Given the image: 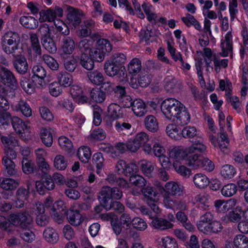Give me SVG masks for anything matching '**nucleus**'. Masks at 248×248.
I'll return each instance as SVG.
<instances>
[{
	"label": "nucleus",
	"mask_w": 248,
	"mask_h": 248,
	"mask_svg": "<svg viewBox=\"0 0 248 248\" xmlns=\"http://www.w3.org/2000/svg\"><path fill=\"white\" fill-rule=\"evenodd\" d=\"M204 227L201 232L207 235L217 233L220 232L223 228L220 222L217 220H212Z\"/></svg>",
	"instance_id": "nucleus-13"
},
{
	"label": "nucleus",
	"mask_w": 248,
	"mask_h": 248,
	"mask_svg": "<svg viewBox=\"0 0 248 248\" xmlns=\"http://www.w3.org/2000/svg\"><path fill=\"white\" fill-rule=\"evenodd\" d=\"M174 42L173 40L167 41V48L169 51L170 56L174 61H180L182 63H184L182 59V54L180 52H176V49L174 47Z\"/></svg>",
	"instance_id": "nucleus-39"
},
{
	"label": "nucleus",
	"mask_w": 248,
	"mask_h": 248,
	"mask_svg": "<svg viewBox=\"0 0 248 248\" xmlns=\"http://www.w3.org/2000/svg\"><path fill=\"white\" fill-rule=\"evenodd\" d=\"M235 248H248V237L243 234L236 235L233 240Z\"/></svg>",
	"instance_id": "nucleus-34"
},
{
	"label": "nucleus",
	"mask_w": 248,
	"mask_h": 248,
	"mask_svg": "<svg viewBox=\"0 0 248 248\" xmlns=\"http://www.w3.org/2000/svg\"><path fill=\"white\" fill-rule=\"evenodd\" d=\"M93 122L95 125H98L102 122L101 114L102 112V110L97 105L93 106Z\"/></svg>",
	"instance_id": "nucleus-64"
},
{
	"label": "nucleus",
	"mask_w": 248,
	"mask_h": 248,
	"mask_svg": "<svg viewBox=\"0 0 248 248\" xmlns=\"http://www.w3.org/2000/svg\"><path fill=\"white\" fill-rule=\"evenodd\" d=\"M190 115L185 106L184 109H182L178 113V115L173 118V121H175L177 125L181 126L187 124L190 122Z\"/></svg>",
	"instance_id": "nucleus-12"
},
{
	"label": "nucleus",
	"mask_w": 248,
	"mask_h": 248,
	"mask_svg": "<svg viewBox=\"0 0 248 248\" xmlns=\"http://www.w3.org/2000/svg\"><path fill=\"white\" fill-rule=\"evenodd\" d=\"M206 146L203 143L202 140H195L190 146L187 147V152L189 154H194L196 150L200 153H204L206 151Z\"/></svg>",
	"instance_id": "nucleus-33"
},
{
	"label": "nucleus",
	"mask_w": 248,
	"mask_h": 248,
	"mask_svg": "<svg viewBox=\"0 0 248 248\" xmlns=\"http://www.w3.org/2000/svg\"><path fill=\"white\" fill-rule=\"evenodd\" d=\"M183 22L188 27L193 26L198 31L202 30V26L200 22L189 14H186L185 16L181 17Z\"/></svg>",
	"instance_id": "nucleus-20"
},
{
	"label": "nucleus",
	"mask_w": 248,
	"mask_h": 248,
	"mask_svg": "<svg viewBox=\"0 0 248 248\" xmlns=\"http://www.w3.org/2000/svg\"><path fill=\"white\" fill-rule=\"evenodd\" d=\"M193 181L196 186L202 188L207 186L209 184L208 178L202 173L196 174L193 178Z\"/></svg>",
	"instance_id": "nucleus-26"
},
{
	"label": "nucleus",
	"mask_w": 248,
	"mask_h": 248,
	"mask_svg": "<svg viewBox=\"0 0 248 248\" xmlns=\"http://www.w3.org/2000/svg\"><path fill=\"white\" fill-rule=\"evenodd\" d=\"M114 124L117 132L121 134H126L129 133L132 127L130 123L123 121H116L114 122Z\"/></svg>",
	"instance_id": "nucleus-30"
},
{
	"label": "nucleus",
	"mask_w": 248,
	"mask_h": 248,
	"mask_svg": "<svg viewBox=\"0 0 248 248\" xmlns=\"http://www.w3.org/2000/svg\"><path fill=\"white\" fill-rule=\"evenodd\" d=\"M42 44L45 49L49 53H55L57 46L54 40L50 37L42 38Z\"/></svg>",
	"instance_id": "nucleus-41"
},
{
	"label": "nucleus",
	"mask_w": 248,
	"mask_h": 248,
	"mask_svg": "<svg viewBox=\"0 0 248 248\" xmlns=\"http://www.w3.org/2000/svg\"><path fill=\"white\" fill-rule=\"evenodd\" d=\"M186 157L187 164L192 168L197 169L199 168L201 165V161L202 156H199L198 154H188Z\"/></svg>",
	"instance_id": "nucleus-35"
},
{
	"label": "nucleus",
	"mask_w": 248,
	"mask_h": 248,
	"mask_svg": "<svg viewBox=\"0 0 248 248\" xmlns=\"http://www.w3.org/2000/svg\"><path fill=\"white\" fill-rule=\"evenodd\" d=\"M173 166L176 171L184 178H189L191 174V170L184 165H178L177 163L174 162Z\"/></svg>",
	"instance_id": "nucleus-51"
},
{
	"label": "nucleus",
	"mask_w": 248,
	"mask_h": 248,
	"mask_svg": "<svg viewBox=\"0 0 248 248\" xmlns=\"http://www.w3.org/2000/svg\"><path fill=\"white\" fill-rule=\"evenodd\" d=\"M166 131L168 135L171 139L177 140L180 137L179 134L181 131L177 128V125L175 124H169L166 127Z\"/></svg>",
	"instance_id": "nucleus-46"
},
{
	"label": "nucleus",
	"mask_w": 248,
	"mask_h": 248,
	"mask_svg": "<svg viewBox=\"0 0 248 248\" xmlns=\"http://www.w3.org/2000/svg\"><path fill=\"white\" fill-rule=\"evenodd\" d=\"M88 54H81L80 62L84 68L87 70H91L94 66V61Z\"/></svg>",
	"instance_id": "nucleus-45"
},
{
	"label": "nucleus",
	"mask_w": 248,
	"mask_h": 248,
	"mask_svg": "<svg viewBox=\"0 0 248 248\" xmlns=\"http://www.w3.org/2000/svg\"><path fill=\"white\" fill-rule=\"evenodd\" d=\"M226 100L230 102L233 108L238 111H239L240 102L239 101L238 97L236 96H232L231 92H227V93H226Z\"/></svg>",
	"instance_id": "nucleus-63"
},
{
	"label": "nucleus",
	"mask_w": 248,
	"mask_h": 248,
	"mask_svg": "<svg viewBox=\"0 0 248 248\" xmlns=\"http://www.w3.org/2000/svg\"><path fill=\"white\" fill-rule=\"evenodd\" d=\"M67 219L72 225L78 226L82 222V216L77 209H70L67 212Z\"/></svg>",
	"instance_id": "nucleus-11"
},
{
	"label": "nucleus",
	"mask_w": 248,
	"mask_h": 248,
	"mask_svg": "<svg viewBox=\"0 0 248 248\" xmlns=\"http://www.w3.org/2000/svg\"><path fill=\"white\" fill-rule=\"evenodd\" d=\"M107 210L112 209L118 213H122L124 210V206L119 202L111 201L110 203H102Z\"/></svg>",
	"instance_id": "nucleus-42"
},
{
	"label": "nucleus",
	"mask_w": 248,
	"mask_h": 248,
	"mask_svg": "<svg viewBox=\"0 0 248 248\" xmlns=\"http://www.w3.org/2000/svg\"><path fill=\"white\" fill-rule=\"evenodd\" d=\"M98 200L102 203L106 204L110 199L120 200L123 196V192L117 187H111L104 186L99 193Z\"/></svg>",
	"instance_id": "nucleus-6"
},
{
	"label": "nucleus",
	"mask_w": 248,
	"mask_h": 248,
	"mask_svg": "<svg viewBox=\"0 0 248 248\" xmlns=\"http://www.w3.org/2000/svg\"><path fill=\"white\" fill-rule=\"evenodd\" d=\"M89 54L93 61L102 62L104 59L105 54L101 50L98 49L96 46L95 48H92Z\"/></svg>",
	"instance_id": "nucleus-57"
},
{
	"label": "nucleus",
	"mask_w": 248,
	"mask_h": 248,
	"mask_svg": "<svg viewBox=\"0 0 248 248\" xmlns=\"http://www.w3.org/2000/svg\"><path fill=\"white\" fill-rule=\"evenodd\" d=\"M17 110H20L22 114L26 117H29L32 115V110L26 102L21 100L16 105Z\"/></svg>",
	"instance_id": "nucleus-37"
},
{
	"label": "nucleus",
	"mask_w": 248,
	"mask_h": 248,
	"mask_svg": "<svg viewBox=\"0 0 248 248\" xmlns=\"http://www.w3.org/2000/svg\"><path fill=\"white\" fill-rule=\"evenodd\" d=\"M91 151L88 146L80 147L78 150L77 156L80 161L87 163L91 157Z\"/></svg>",
	"instance_id": "nucleus-27"
},
{
	"label": "nucleus",
	"mask_w": 248,
	"mask_h": 248,
	"mask_svg": "<svg viewBox=\"0 0 248 248\" xmlns=\"http://www.w3.org/2000/svg\"><path fill=\"white\" fill-rule=\"evenodd\" d=\"M132 225L133 227L138 230L143 231L147 228V224L142 218L135 217L132 219Z\"/></svg>",
	"instance_id": "nucleus-59"
},
{
	"label": "nucleus",
	"mask_w": 248,
	"mask_h": 248,
	"mask_svg": "<svg viewBox=\"0 0 248 248\" xmlns=\"http://www.w3.org/2000/svg\"><path fill=\"white\" fill-rule=\"evenodd\" d=\"M40 22L48 21L49 22H54V24L58 30L65 34L69 33V31H62V27L61 25H63L62 21L60 19H56V17H62L63 16V10L59 6H56L54 10L48 9L45 11H42L39 12Z\"/></svg>",
	"instance_id": "nucleus-1"
},
{
	"label": "nucleus",
	"mask_w": 248,
	"mask_h": 248,
	"mask_svg": "<svg viewBox=\"0 0 248 248\" xmlns=\"http://www.w3.org/2000/svg\"><path fill=\"white\" fill-rule=\"evenodd\" d=\"M220 173L224 178L230 179L233 177L235 170L233 166L225 165L222 167Z\"/></svg>",
	"instance_id": "nucleus-52"
},
{
	"label": "nucleus",
	"mask_w": 248,
	"mask_h": 248,
	"mask_svg": "<svg viewBox=\"0 0 248 248\" xmlns=\"http://www.w3.org/2000/svg\"><path fill=\"white\" fill-rule=\"evenodd\" d=\"M16 158V153L15 150H7L3 157L2 163L4 166V173L7 176H16L18 172L15 163L13 160Z\"/></svg>",
	"instance_id": "nucleus-5"
},
{
	"label": "nucleus",
	"mask_w": 248,
	"mask_h": 248,
	"mask_svg": "<svg viewBox=\"0 0 248 248\" xmlns=\"http://www.w3.org/2000/svg\"><path fill=\"white\" fill-rule=\"evenodd\" d=\"M141 68V63L140 61L137 58L133 59L129 63L127 67L128 73L135 76L140 71Z\"/></svg>",
	"instance_id": "nucleus-32"
},
{
	"label": "nucleus",
	"mask_w": 248,
	"mask_h": 248,
	"mask_svg": "<svg viewBox=\"0 0 248 248\" xmlns=\"http://www.w3.org/2000/svg\"><path fill=\"white\" fill-rule=\"evenodd\" d=\"M14 66L19 73L23 74L26 73L28 64L25 57L22 55L17 56L14 61Z\"/></svg>",
	"instance_id": "nucleus-16"
},
{
	"label": "nucleus",
	"mask_w": 248,
	"mask_h": 248,
	"mask_svg": "<svg viewBox=\"0 0 248 248\" xmlns=\"http://www.w3.org/2000/svg\"><path fill=\"white\" fill-rule=\"evenodd\" d=\"M231 19L233 20L238 13L237 0H228Z\"/></svg>",
	"instance_id": "nucleus-58"
},
{
	"label": "nucleus",
	"mask_w": 248,
	"mask_h": 248,
	"mask_svg": "<svg viewBox=\"0 0 248 248\" xmlns=\"http://www.w3.org/2000/svg\"><path fill=\"white\" fill-rule=\"evenodd\" d=\"M67 166V162L63 156L57 155L54 160V166L59 170H65Z\"/></svg>",
	"instance_id": "nucleus-54"
},
{
	"label": "nucleus",
	"mask_w": 248,
	"mask_h": 248,
	"mask_svg": "<svg viewBox=\"0 0 248 248\" xmlns=\"http://www.w3.org/2000/svg\"><path fill=\"white\" fill-rule=\"evenodd\" d=\"M43 60L45 63L52 70H57L59 64L57 61L50 56L45 54L43 56Z\"/></svg>",
	"instance_id": "nucleus-60"
},
{
	"label": "nucleus",
	"mask_w": 248,
	"mask_h": 248,
	"mask_svg": "<svg viewBox=\"0 0 248 248\" xmlns=\"http://www.w3.org/2000/svg\"><path fill=\"white\" fill-rule=\"evenodd\" d=\"M93 163L97 169L96 172L99 173L104 165V158L100 152L95 153L92 158Z\"/></svg>",
	"instance_id": "nucleus-48"
},
{
	"label": "nucleus",
	"mask_w": 248,
	"mask_h": 248,
	"mask_svg": "<svg viewBox=\"0 0 248 248\" xmlns=\"http://www.w3.org/2000/svg\"><path fill=\"white\" fill-rule=\"evenodd\" d=\"M9 220L11 224L18 227V230L28 229L33 222L32 217L26 211L11 214Z\"/></svg>",
	"instance_id": "nucleus-4"
},
{
	"label": "nucleus",
	"mask_w": 248,
	"mask_h": 248,
	"mask_svg": "<svg viewBox=\"0 0 248 248\" xmlns=\"http://www.w3.org/2000/svg\"><path fill=\"white\" fill-rule=\"evenodd\" d=\"M19 185L17 180L11 178H4L0 182V187L6 190H11L15 189Z\"/></svg>",
	"instance_id": "nucleus-38"
},
{
	"label": "nucleus",
	"mask_w": 248,
	"mask_h": 248,
	"mask_svg": "<svg viewBox=\"0 0 248 248\" xmlns=\"http://www.w3.org/2000/svg\"><path fill=\"white\" fill-rule=\"evenodd\" d=\"M11 123L14 130L19 134H22L27 128L25 123L18 117H12Z\"/></svg>",
	"instance_id": "nucleus-31"
},
{
	"label": "nucleus",
	"mask_w": 248,
	"mask_h": 248,
	"mask_svg": "<svg viewBox=\"0 0 248 248\" xmlns=\"http://www.w3.org/2000/svg\"><path fill=\"white\" fill-rule=\"evenodd\" d=\"M132 110L134 114L138 117L144 116L147 112L145 103L140 99H136L134 101Z\"/></svg>",
	"instance_id": "nucleus-19"
},
{
	"label": "nucleus",
	"mask_w": 248,
	"mask_h": 248,
	"mask_svg": "<svg viewBox=\"0 0 248 248\" xmlns=\"http://www.w3.org/2000/svg\"><path fill=\"white\" fill-rule=\"evenodd\" d=\"M144 124L146 128L151 132H156L158 129L156 119L153 115H148L145 118Z\"/></svg>",
	"instance_id": "nucleus-29"
},
{
	"label": "nucleus",
	"mask_w": 248,
	"mask_h": 248,
	"mask_svg": "<svg viewBox=\"0 0 248 248\" xmlns=\"http://www.w3.org/2000/svg\"><path fill=\"white\" fill-rule=\"evenodd\" d=\"M1 140L4 146V154L8 150H14L13 148L18 145V140L12 136H2Z\"/></svg>",
	"instance_id": "nucleus-24"
},
{
	"label": "nucleus",
	"mask_w": 248,
	"mask_h": 248,
	"mask_svg": "<svg viewBox=\"0 0 248 248\" xmlns=\"http://www.w3.org/2000/svg\"><path fill=\"white\" fill-rule=\"evenodd\" d=\"M94 42L92 39L81 40L78 45V47L81 54H89L93 48Z\"/></svg>",
	"instance_id": "nucleus-21"
},
{
	"label": "nucleus",
	"mask_w": 248,
	"mask_h": 248,
	"mask_svg": "<svg viewBox=\"0 0 248 248\" xmlns=\"http://www.w3.org/2000/svg\"><path fill=\"white\" fill-rule=\"evenodd\" d=\"M126 57L125 55L122 53H117L114 54L110 58V62L111 64L117 66H121L125 63Z\"/></svg>",
	"instance_id": "nucleus-55"
},
{
	"label": "nucleus",
	"mask_w": 248,
	"mask_h": 248,
	"mask_svg": "<svg viewBox=\"0 0 248 248\" xmlns=\"http://www.w3.org/2000/svg\"><path fill=\"white\" fill-rule=\"evenodd\" d=\"M58 143L61 147L67 152L70 151L73 147L72 142L66 137H60L58 139Z\"/></svg>",
	"instance_id": "nucleus-61"
},
{
	"label": "nucleus",
	"mask_w": 248,
	"mask_h": 248,
	"mask_svg": "<svg viewBox=\"0 0 248 248\" xmlns=\"http://www.w3.org/2000/svg\"><path fill=\"white\" fill-rule=\"evenodd\" d=\"M20 37L16 32L8 31L4 33L1 38V47L7 54L14 53L18 49Z\"/></svg>",
	"instance_id": "nucleus-2"
},
{
	"label": "nucleus",
	"mask_w": 248,
	"mask_h": 248,
	"mask_svg": "<svg viewBox=\"0 0 248 248\" xmlns=\"http://www.w3.org/2000/svg\"><path fill=\"white\" fill-rule=\"evenodd\" d=\"M140 169L144 174L149 176L153 171L154 168L151 162L142 160L140 162Z\"/></svg>",
	"instance_id": "nucleus-62"
},
{
	"label": "nucleus",
	"mask_w": 248,
	"mask_h": 248,
	"mask_svg": "<svg viewBox=\"0 0 248 248\" xmlns=\"http://www.w3.org/2000/svg\"><path fill=\"white\" fill-rule=\"evenodd\" d=\"M90 97L92 100L97 103L103 102L106 98L104 92L98 88H93L90 92Z\"/></svg>",
	"instance_id": "nucleus-40"
},
{
	"label": "nucleus",
	"mask_w": 248,
	"mask_h": 248,
	"mask_svg": "<svg viewBox=\"0 0 248 248\" xmlns=\"http://www.w3.org/2000/svg\"><path fill=\"white\" fill-rule=\"evenodd\" d=\"M183 192V186L174 182L167 183L164 186V193L171 196H180Z\"/></svg>",
	"instance_id": "nucleus-10"
},
{
	"label": "nucleus",
	"mask_w": 248,
	"mask_h": 248,
	"mask_svg": "<svg viewBox=\"0 0 248 248\" xmlns=\"http://www.w3.org/2000/svg\"><path fill=\"white\" fill-rule=\"evenodd\" d=\"M129 181L130 184L139 187H142L146 184V180L142 176L138 174L130 176Z\"/></svg>",
	"instance_id": "nucleus-49"
},
{
	"label": "nucleus",
	"mask_w": 248,
	"mask_h": 248,
	"mask_svg": "<svg viewBox=\"0 0 248 248\" xmlns=\"http://www.w3.org/2000/svg\"><path fill=\"white\" fill-rule=\"evenodd\" d=\"M161 242L164 248H178L177 241L172 237H164L161 238Z\"/></svg>",
	"instance_id": "nucleus-56"
},
{
	"label": "nucleus",
	"mask_w": 248,
	"mask_h": 248,
	"mask_svg": "<svg viewBox=\"0 0 248 248\" xmlns=\"http://www.w3.org/2000/svg\"><path fill=\"white\" fill-rule=\"evenodd\" d=\"M237 191V186L234 184H228L222 188V195L226 197H230L234 195Z\"/></svg>",
	"instance_id": "nucleus-44"
},
{
	"label": "nucleus",
	"mask_w": 248,
	"mask_h": 248,
	"mask_svg": "<svg viewBox=\"0 0 248 248\" xmlns=\"http://www.w3.org/2000/svg\"><path fill=\"white\" fill-rule=\"evenodd\" d=\"M75 48L74 40L70 37L64 36L62 41L61 49L65 54H71Z\"/></svg>",
	"instance_id": "nucleus-17"
},
{
	"label": "nucleus",
	"mask_w": 248,
	"mask_h": 248,
	"mask_svg": "<svg viewBox=\"0 0 248 248\" xmlns=\"http://www.w3.org/2000/svg\"><path fill=\"white\" fill-rule=\"evenodd\" d=\"M28 51L29 60L36 63L39 62L42 60V50L41 46L31 47Z\"/></svg>",
	"instance_id": "nucleus-28"
},
{
	"label": "nucleus",
	"mask_w": 248,
	"mask_h": 248,
	"mask_svg": "<svg viewBox=\"0 0 248 248\" xmlns=\"http://www.w3.org/2000/svg\"><path fill=\"white\" fill-rule=\"evenodd\" d=\"M43 236L48 243L52 244L57 243L59 239L56 230L51 227H47L45 229Z\"/></svg>",
	"instance_id": "nucleus-15"
},
{
	"label": "nucleus",
	"mask_w": 248,
	"mask_h": 248,
	"mask_svg": "<svg viewBox=\"0 0 248 248\" xmlns=\"http://www.w3.org/2000/svg\"><path fill=\"white\" fill-rule=\"evenodd\" d=\"M18 232L20 238L26 242L31 243L35 239V235L30 228L18 230Z\"/></svg>",
	"instance_id": "nucleus-36"
},
{
	"label": "nucleus",
	"mask_w": 248,
	"mask_h": 248,
	"mask_svg": "<svg viewBox=\"0 0 248 248\" xmlns=\"http://www.w3.org/2000/svg\"><path fill=\"white\" fill-rule=\"evenodd\" d=\"M19 22L24 27L30 29H36L38 25V21L31 16H22L20 18Z\"/></svg>",
	"instance_id": "nucleus-22"
},
{
	"label": "nucleus",
	"mask_w": 248,
	"mask_h": 248,
	"mask_svg": "<svg viewBox=\"0 0 248 248\" xmlns=\"http://www.w3.org/2000/svg\"><path fill=\"white\" fill-rule=\"evenodd\" d=\"M96 46L105 54L111 51L112 47L109 41L106 39L100 38L97 40Z\"/></svg>",
	"instance_id": "nucleus-43"
},
{
	"label": "nucleus",
	"mask_w": 248,
	"mask_h": 248,
	"mask_svg": "<svg viewBox=\"0 0 248 248\" xmlns=\"http://www.w3.org/2000/svg\"><path fill=\"white\" fill-rule=\"evenodd\" d=\"M221 51L219 53L222 57H227L232 52V35L231 31H228L224 38L221 40Z\"/></svg>",
	"instance_id": "nucleus-8"
},
{
	"label": "nucleus",
	"mask_w": 248,
	"mask_h": 248,
	"mask_svg": "<svg viewBox=\"0 0 248 248\" xmlns=\"http://www.w3.org/2000/svg\"><path fill=\"white\" fill-rule=\"evenodd\" d=\"M152 225L155 229L164 230L172 228L173 224L163 218L155 217L151 222Z\"/></svg>",
	"instance_id": "nucleus-18"
},
{
	"label": "nucleus",
	"mask_w": 248,
	"mask_h": 248,
	"mask_svg": "<svg viewBox=\"0 0 248 248\" xmlns=\"http://www.w3.org/2000/svg\"><path fill=\"white\" fill-rule=\"evenodd\" d=\"M187 150V147L184 149L181 146L175 147L170 150L169 155L174 159H186L189 154Z\"/></svg>",
	"instance_id": "nucleus-14"
},
{
	"label": "nucleus",
	"mask_w": 248,
	"mask_h": 248,
	"mask_svg": "<svg viewBox=\"0 0 248 248\" xmlns=\"http://www.w3.org/2000/svg\"><path fill=\"white\" fill-rule=\"evenodd\" d=\"M40 137L42 142L47 147H50L53 142V137L51 130L49 128H42L40 132Z\"/></svg>",
	"instance_id": "nucleus-25"
},
{
	"label": "nucleus",
	"mask_w": 248,
	"mask_h": 248,
	"mask_svg": "<svg viewBox=\"0 0 248 248\" xmlns=\"http://www.w3.org/2000/svg\"><path fill=\"white\" fill-rule=\"evenodd\" d=\"M21 86L28 93H31L34 90V84L32 78H23L21 81Z\"/></svg>",
	"instance_id": "nucleus-50"
},
{
	"label": "nucleus",
	"mask_w": 248,
	"mask_h": 248,
	"mask_svg": "<svg viewBox=\"0 0 248 248\" xmlns=\"http://www.w3.org/2000/svg\"><path fill=\"white\" fill-rule=\"evenodd\" d=\"M141 192L143 195L147 198V201H157V198H156V196L157 193L154 190L153 187L147 186L143 187L141 189Z\"/></svg>",
	"instance_id": "nucleus-47"
},
{
	"label": "nucleus",
	"mask_w": 248,
	"mask_h": 248,
	"mask_svg": "<svg viewBox=\"0 0 248 248\" xmlns=\"http://www.w3.org/2000/svg\"><path fill=\"white\" fill-rule=\"evenodd\" d=\"M104 69L107 75L109 77L117 76V78H125V69L124 66H121L111 64L109 61L105 63Z\"/></svg>",
	"instance_id": "nucleus-7"
},
{
	"label": "nucleus",
	"mask_w": 248,
	"mask_h": 248,
	"mask_svg": "<svg viewBox=\"0 0 248 248\" xmlns=\"http://www.w3.org/2000/svg\"><path fill=\"white\" fill-rule=\"evenodd\" d=\"M120 107L115 103H112L108 107V116L113 120L118 118L119 116Z\"/></svg>",
	"instance_id": "nucleus-53"
},
{
	"label": "nucleus",
	"mask_w": 248,
	"mask_h": 248,
	"mask_svg": "<svg viewBox=\"0 0 248 248\" xmlns=\"http://www.w3.org/2000/svg\"><path fill=\"white\" fill-rule=\"evenodd\" d=\"M184 105L180 102L174 98H168L164 100L161 105V109L165 116L169 120L174 118L182 109H184Z\"/></svg>",
	"instance_id": "nucleus-3"
},
{
	"label": "nucleus",
	"mask_w": 248,
	"mask_h": 248,
	"mask_svg": "<svg viewBox=\"0 0 248 248\" xmlns=\"http://www.w3.org/2000/svg\"><path fill=\"white\" fill-rule=\"evenodd\" d=\"M214 218L213 215L210 212H206L200 217L197 223V228L201 232L206 227V225L211 222Z\"/></svg>",
	"instance_id": "nucleus-23"
},
{
	"label": "nucleus",
	"mask_w": 248,
	"mask_h": 248,
	"mask_svg": "<svg viewBox=\"0 0 248 248\" xmlns=\"http://www.w3.org/2000/svg\"><path fill=\"white\" fill-rule=\"evenodd\" d=\"M67 19L69 24L73 25L75 28L78 27L81 20L80 11L77 9L69 6L67 8Z\"/></svg>",
	"instance_id": "nucleus-9"
}]
</instances>
